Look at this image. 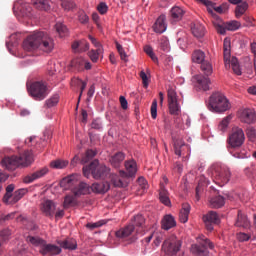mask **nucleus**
<instances>
[{
	"instance_id": "obj_1",
	"label": "nucleus",
	"mask_w": 256,
	"mask_h": 256,
	"mask_svg": "<svg viewBox=\"0 0 256 256\" xmlns=\"http://www.w3.org/2000/svg\"><path fill=\"white\" fill-rule=\"evenodd\" d=\"M22 47L27 52L39 49L45 53H50L54 49V41L47 32L35 31L24 40Z\"/></svg>"
},
{
	"instance_id": "obj_2",
	"label": "nucleus",
	"mask_w": 256,
	"mask_h": 256,
	"mask_svg": "<svg viewBox=\"0 0 256 256\" xmlns=\"http://www.w3.org/2000/svg\"><path fill=\"white\" fill-rule=\"evenodd\" d=\"M33 162V154L31 151H25L24 153L20 154L19 156H7L5 157L2 161L1 164L2 166L9 170V171H13L16 168H24V167H28L29 165H31V163Z\"/></svg>"
},
{
	"instance_id": "obj_3",
	"label": "nucleus",
	"mask_w": 256,
	"mask_h": 256,
	"mask_svg": "<svg viewBox=\"0 0 256 256\" xmlns=\"http://www.w3.org/2000/svg\"><path fill=\"white\" fill-rule=\"evenodd\" d=\"M60 187L65 190L71 189L75 197H80V195H88L91 189L87 183L79 182V176L75 174L62 179L60 182Z\"/></svg>"
},
{
	"instance_id": "obj_4",
	"label": "nucleus",
	"mask_w": 256,
	"mask_h": 256,
	"mask_svg": "<svg viewBox=\"0 0 256 256\" xmlns=\"http://www.w3.org/2000/svg\"><path fill=\"white\" fill-rule=\"evenodd\" d=\"M208 173L213 177L214 182L220 187L227 185L231 180V170H229V167L222 164L212 165L209 168Z\"/></svg>"
},
{
	"instance_id": "obj_5",
	"label": "nucleus",
	"mask_w": 256,
	"mask_h": 256,
	"mask_svg": "<svg viewBox=\"0 0 256 256\" xmlns=\"http://www.w3.org/2000/svg\"><path fill=\"white\" fill-rule=\"evenodd\" d=\"M231 108V104L227 97L220 92L214 93L210 96L208 109L212 112L222 113Z\"/></svg>"
},
{
	"instance_id": "obj_6",
	"label": "nucleus",
	"mask_w": 256,
	"mask_h": 256,
	"mask_svg": "<svg viewBox=\"0 0 256 256\" xmlns=\"http://www.w3.org/2000/svg\"><path fill=\"white\" fill-rule=\"evenodd\" d=\"M84 175L88 178L90 173L95 179H105L110 173V169L105 165H99L98 160L92 161L90 165L84 166L83 168Z\"/></svg>"
},
{
	"instance_id": "obj_7",
	"label": "nucleus",
	"mask_w": 256,
	"mask_h": 256,
	"mask_svg": "<svg viewBox=\"0 0 256 256\" xmlns=\"http://www.w3.org/2000/svg\"><path fill=\"white\" fill-rule=\"evenodd\" d=\"M223 51L225 66L232 67V70L236 75H241V66H239V60H237V58H231V41L227 38L224 39Z\"/></svg>"
},
{
	"instance_id": "obj_8",
	"label": "nucleus",
	"mask_w": 256,
	"mask_h": 256,
	"mask_svg": "<svg viewBox=\"0 0 256 256\" xmlns=\"http://www.w3.org/2000/svg\"><path fill=\"white\" fill-rule=\"evenodd\" d=\"M182 247V241L178 239L175 235L169 236L162 245V251L166 255L174 256L176 255Z\"/></svg>"
},
{
	"instance_id": "obj_9",
	"label": "nucleus",
	"mask_w": 256,
	"mask_h": 256,
	"mask_svg": "<svg viewBox=\"0 0 256 256\" xmlns=\"http://www.w3.org/2000/svg\"><path fill=\"white\" fill-rule=\"evenodd\" d=\"M208 249H214V245L205 236H201L199 238V245L195 244L192 245V253L195 256H208L209 255V250Z\"/></svg>"
},
{
	"instance_id": "obj_10",
	"label": "nucleus",
	"mask_w": 256,
	"mask_h": 256,
	"mask_svg": "<svg viewBox=\"0 0 256 256\" xmlns=\"http://www.w3.org/2000/svg\"><path fill=\"white\" fill-rule=\"evenodd\" d=\"M243 143H245V132L239 127L233 128L228 138V144L232 148H239Z\"/></svg>"
},
{
	"instance_id": "obj_11",
	"label": "nucleus",
	"mask_w": 256,
	"mask_h": 256,
	"mask_svg": "<svg viewBox=\"0 0 256 256\" xmlns=\"http://www.w3.org/2000/svg\"><path fill=\"white\" fill-rule=\"evenodd\" d=\"M28 91L36 101H42L47 97V86L43 82L33 83Z\"/></svg>"
},
{
	"instance_id": "obj_12",
	"label": "nucleus",
	"mask_w": 256,
	"mask_h": 256,
	"mask_svg": "<svg viewBox=\"0 0 256 256\" xmlns=\"http://www.w3.org/2000/svg\"><path fill=\"white\" fill-rule=\"evenodd\" d=\"M168 109L171 115H179L181 113V106L178 102L177 94L174 90H169L168 94Z\"/></svg>"
},
{
	"instance_id": "obj_13",
	"label": "nucleus",
	"mask_w": 256,
	"mask_h": 256,
	"mask_svg": "<svg viewBox=\"0 0 256 256\" xmlns=\"http://www.w3.org/2000/svg\"><path fill=\"white\" fill-rule=\"evenodd\" d=\"M162 180L163 182H160L159 201L166 207H171L169 191L166 189V185H168L169 179L166 176H163Z\"/></svg>"
},
{
	"instance_id": "obj_14",
	"label": "nucleus",
	"mask_w": 256,
	"mask_h": 256,
	"mask_svg": "<svg viewBox=\"0 0 256 256\" xmlns=\"http://www.w3.org/2000/svg\"><path fill=\"white\" fill-rule=\"evenodd\" d=\"M14 11L17 14V16L20 17H32V7L27 2H17L14 5Z\"/></svg>"
},
{
	"instance_id": "obj_15",
	"label": "nucleus",
	"mask_w": 256,
	"mask_h": 256,
	"mask_svg": "<svg viewBox=\"0 0 256 256\" xmlns=\"http://www.w3.org/2000/svg\"><path fill=\"white\" fill-rule=\"evenodd\" d=\"M39 252L43 256H57L61 253V248L54 244H47V242L44 241V244L41 246Z\"/></svg>"
},
{
	"instance_id": "obj_16",
	"label": "nucleus",
	"mask_w": 256,
	"mask_h": 256,
	"mask_svg": "<svg viewBox=\"0 0 256 256\" xmlns=\"http://www.w3.org/2000/svg\"><path fill=\"white\" fill-rule=\"evenodd\" d=\"M125 169L126 172L121 170L119 171V175L123 178L127 177V178H131V177H135L136 173H137V163L135 160H128L125 162Z\"/></svg>"
},
{
	"instance_id": "obj_17",
	"label": "nucleus",
	"mask_w": 256,
	"mask_h": 256,
	"mask_svg": "<svg viewBox=\"0 0 256 256\" xmlns=\"http://www.w3.org/2000/svg\"><path fill=\"white\" fill-rule=\"evenodd\" d=\"M167 27L166 16L161 14L154 22L152 29L156 34H163L166 32Z\"/></svg>"
},
{
	"instance_id": "obj_18",
	"label": "nucleus",
	"mask_w": 256,
	"mask_h": 256,
	"mask_svg": "<svg viewBox=\"0 0 256 256\" xmlns=\"http://www.w3.org/2000/svg\"><path fill=\"white\" fill-rule=\"evenodd\" d=\"M135 232V226L133 224H129L123 228H120L115 232V237L120 240H125L132 236Z\"/></svg>"
},
{
	"instance_id": "obj_19",
	"label": "nucleus",
	"mask_w": 256,
	"mask_h": 256,
	"mask_svg": "<svg viewBox=\"0 0 256 256\" xmlns=\"http://www.w3.org/2000/svg\"><path fill=\"white\" fill-rule=\"evenodd\" d=\"M42 213L49 218H53L56 211V205L52 200H45L41 205Z\"/></svg>"
},
{
	"instance_id": "obj_20",
	"label": "nucleus",
	"mask_w": 256,
	"mask_h": 256,
	"mask_svg": "<svg viewBox=\"0 0 256 256\" xmlns=\"http://www.w3.org/2000/svg\"><path fill=\"white\" fill-rule=\"evenodd\" d=\"M48 172H49V169L47 167H43V168L27 175L23 181H24V183H27V184L33 183L35 180L44 177Z\"/></svg>"
},
{
	"instance_id": "obj_21",
	"label": "nucleus",
	"mask_w": 256,
	"mask_h": 256,
	"mask_svg": "<svg viewBox=\"0 0 256 256\" xmlns=\"http://www.w3.org/2000/svg\"><path fill=\"white\" fill-rule=\"evenodd\" d=\"M240 120L246 124H252L256 121V113L252 109H244L240 113Z\"/></svg>"
},
{
	"instance_id": "obj_22",
	"label": "nucleus",
	"mask_w": 256,
	"mask_h": 256,
	"mask_svg": "<svg viewBox=\"0 0 256 256\" xmlns=\"http://www.w3.org/2000/svg\"><path fill=\"white\" fill-rule=\"evenodd\" d=\"M161 225L163 230L169 231L177 226V222L174 216L168 214L163 217Z\"/></svg>"
},
{
	"instance_id": "obj_23",
	"label": "nucleus",
	"mask_w": 256,
	"mask_h": 256,
	"mask_svg": "<svg viewBox=\"0 0 256 256\" xmlns=\"http://www.w3.org/2000/svg\"><path fill=\"white\" fill-rule=\"evenodd\" d=\"M195 80L197 82V88L203 91L210 90L211 80L208 77H204L202 75L195 76Z\"/></svg>"
},
{
	"instance_id": "obj_24",
	"label": "nucleus",
	"mask_w": 256,
	"mask_h": 256,
	"mask_svg": "<svg viewBox=\"0 0 256 256\" xmlns=\"http://www.w3.org/2000/svg\"><path fill=\"white\" fill-rule=\"evenodd\" d=\"M191 31L196 38H203L205 36V26L200 22H194L191 26Z\"/></svg>"
},
{
	"instance_id": "obj_25",
	"label": "nucleus",
	"mask_w": 256,
	"mask_h": 256,
	"mask_svg": "<svg viewBox=\"0 0 256 256\" xmlns=\"http://www.w3.org/2000/svg\"><path fill=\"white\" fill-rule=\"evenodd\" d=\"M235 226L238 228H244L247 229L250 227L249 219L241 210L238 211V217L235 223Z\"/></svg>"
},
{
	"instance_id": "obj_26",
	"label": "nucleus",
	"mask_w": 256,
	"mask_h": 256,
	"mask_svg": "<svg viewBox=\"0 0 256 256\" xmlns=\"http://www.w3.org/2000/svg\"><path fill=\"white\" fill-rule=\"evenodd\" d=\"M225 205V198L221 195L213 196L209 200V206L212 209H221Z\"/></svg>"
},
{
	"instance_id": "obj_27",
	"label": "nucleus",
	"mask_w": 256,
	"mask_h": 256,
	"mask_svg": "<svg viewBox=\"0 0 256 256\" xmlns=\"http://www.w3.org/2000/svg\"><path fill=\"white\" fill-rule=\"evenodd\" d=\"M190 211H191L190 204L184 203L179 213V220L182 224H186L188 222Z\"/></svg>"
},
{
	"instance_id": "obj_28",
	"label": "nucleus",
	"mask_w": 256,
	"mask_h": 256,
	"mask_svg": "<svg viewBox=\"0 0 256 256\" xmlns=\"http://www.w3.org/2000/svg\"><path fill=\"white\" fill-rule=\"evenodd\" d=\"M109 182H100V183H94L90 187L94 193H107V191L110 189Z\"/></svg>"
},
{
	"instance_id": "obj_29",
	"label": "nucleus",
	"mask_w": 256,
	"mask_h": 256,
	"mask_svg": "<svg viewBox=\"0 0 256 256\" xmlns=\"http://www.w3.org/2000/svg\"><path fill=\"white\" fill-rule=\"evenodd\" d=\"M72 49L75 52H86L89 50V42L86 40L75 41L72 44Z\"/></svg>"
},
{
	"instance_id": "obj_30",
	"label": "nucleus",
	"mask_w": 256,
	"mask_h": 256,
	"mask_svg": "<svg viewBox=\"0 0 256 256\" xmlns=\"http://www.w3.org/2000/svg\"><path fill=\"white\" fill-rule=\"evenodd\" d=\"M249 10V3L247 1L238 4L235 8V16L237 19H240L245 13Z\"/></svg>"
},
{
	"instance_id": "obj_31",
	"label": "nucleus",
	"mask_w": 256,
	"mask_h": 256,
	"mask_svg": "<svg viewBox=\"0 0 256 256\" xmlns=\"http://www.w3.org/2000/svg\"><path fill=\"white\" fill-rule=\"evenodd\" d=\"M204 222H209L213 224H219L220 223V217L217 212L210 211L206 215L203 216Z\"/></svg>"
},
{
	"instance_id": "obj_32",
	"label": "nucleus",
	"mask_w": 256,
	"mask_h": 256,
	"mask_svg": "<svg viewBox=\"0 0 256 256\" xmlns=\"http://www.w3.org/2000/svg\"><path fill=\"white\" fill-rule=\"evenodd\" d=\"M125 159V154L123 152H117L110 158V164L114 166V168L120 167L121 163Z\"/></svg>"
},
{
	"instance_id": "obj_33",
	"label": "nucleus",
	"mask_w": 256,
	"mask_h": 256,
	"mask_svg": "<svg viewBox=\"0 0 256 256\" xmlns=\"http://www.w3.org/2000/svg\"><path fill=\"white\" fill-rule=\"evenodd\" d=\"M59 244L65 250H76L77 248V241L72 238L60 241Z\"/></svg>"
},
{
	"instance_id": "obj_34",
	"label": "nucleus",
	"mask_w": 256,
	"mask_h": 256,
	"mask_svg": "<svg viewBox=\"0 0 256 256\" xmlns=\"http://www.w3.org/2000/svg\"><path fill=\"white\" fill-rule=\"evenodd\" d=\"M134 226L137 227L136 234H141L143 232V226L145 224V218L143 215H136L134 216L133 220Z\"/></svg>"
},
{
	"instance_id": "obj_35",
	"label": "nucleus",
	"mask_w": 256,
	"mask_h": 256,
	"mask_svg": "<svg viewBox=\"0 0 256 256\" xmlns=\"http://www.w3.org/2000/svg\"><path fill=\"white\" fill-rule=\"evenodd\" d=\"M26 242L35 246V247H40V249H41L42 245L45 243V240L38 237V236L28 235L26 237Z\"/></svg>"
},
{
	"instance_id": "obj_36",
	"label": "nucleus",
	"mask_w": 256,
	"mask_h": 256,
	"mask_svg": "<svg viewBox=\"0 0 256 256\" xmlns=\"http://www.w3.org/2000/svg\"><path fill=\"white\" fill-rule=\"evenodd\" d=\"M206 58L205 52L202 50H194L192 53V62L197 64H202Z\"/></svg>"
},
{
	"instance_id": "obj_37",
	"label": "nucleus",
	"mask_w": 256,
	"mask_h": 256,
	"mask_svg": "<svg viewBox=\"0 0 256 256\" xmlns=\"http://www.w3.org/2000/svg\"><path fill=\"white\" fill-rule=\"evenodd\" d=\"M170 15L172 19L179 21L184 16V10L179 6L172 7L170 10Z\"/></svg>"
},
{
	"instance_id": "obj_38",
	"label": "nucleus",
	"mask_w": 256,
	"mask_h": 256,
	"mask_svg": "<svg viewBox=\"0 0 256 256\" xmlns=\"http://www.w3.org/2000/svg\"><path fill=\"white\" fill-rule=\"evenodd\" d=\"M196 2L205 5L207 8H214V11L219 13V14H223L224 13L223 6L215 7L216 3H214L211 0H196Z\"/></svg>"
},
{
	"instance_id": "obj_39",
	"label": "nucleus",
	"mask_w": 256,
	"mask_h": 256,
	"mask_svg": "<svg viewBox=\"0 0 256 256\" xmlns=\"http://www.w3.org/2000/svg\"><path fill=\"white\" fill-rule=\"evenodd\" d=\"M125 178H128V177H125ZM125 178L122 176L112 174L111 176L112 185H114V187H127V182L124 180Z\"/></svg>"
},
{
	"instance_id": "obj_40",
	"label": "nucleus",
	"mask_w": 256,
	"mask_h": 256,
	"mask_svg": "<svg viewBox=\"0 0 256 256\" xmlns=\"http://www.w3.org/2000/svg\"><path fill=\"white\" fill-rule=\"evenodd\" d=\"M32 3L38 10H41V11L50 10V5L48 0H32Z\"/></svg>"
},
{
	"instance_id": "obj_41",
	"label": "nucleus",
	"mask_w": 256,
	"mask_h": 256,
	"mask_svg": "<svg viewBox=\"0 0 256 256\" xmlns=\"http://www.w3.org/2000/svg\"><path fill=\"white\" fill-rule=\"evenodd\" d=\"M27 192L28 190L25 188L15 191L12 195V200H9V203H11L12 205L14 203H18V201H20V199H22V197H24V195H26Z\"/></svg>"
},
{
	"instance_id": "obj_42",
	"label": "nucleus",
	"mask_w": 256,
	"mask_h": 256,
	"mask_svg": "<svg viewBox=\"0 0 256 256\" xmlns=\"http://www.w3.org/2000/svg\"><path fill=\"white\" fill-rule=\"evenodd\" d=\"M184 148H188V146L182 140L174 142V152L178 157L183 155Z\"/></svg>"
},
{
	"instance_id": "obj_43",
	"label": "nucleus",
	"mask_w": 256,
	"mask_h": 256,
	"mask_svg": "<svg viewBox=\"0 0 256 256\" xmlns=\"http://www.w3.org/2000/svg\"><path fill=\"white\" fill-rule=\"evenodd\" d=\"M55 29L60 38L66 37L69 34L67 26L62 22H57Z\"/></svg>"
},
{
	"instance_id": "obj_44",
	"label": "nucleus",
	"mask_w": 256,
	"mask_h": 256,
	"mask_svg": "<svg viewBox=\"0 0 256 256\" xmlns=\"http://www.w3.org/2000/svg\"><path fill=\"white\" fill-rule=\"evenodd\" d=\"M201 71L206 75V76H211L213 73V66L211 62H208V60H205L201 64Z\"/></svg>"
},
{
	"instance_id": "obj_45",
	"label": "nucleus",
	"mask_w": 256,
	"mask_h": 256,
	"mask_svg": "<svg viewBox=\"0 0 256 256\" xmlns=\"http://www.w3.org/2000/svg\"><path fill=\"white\" fill-rule=\"evenodd\" d=\"M61 6L65 11H73L77 4L73 0H61Z\"/></svg>"
},
{
	"instance_id": "obj_46",
	"label": "nucleus",
	"mask_w": 256,
	"mask_h": 256,
	"mask_svg": "<svg viewBox=\"0 0 256 256\" xmlns=\"http://www.w3.org/2000/svg\"><path fill=\"white\" fill-rule=\"evenodd\" d=\"M103 53V48H96V50H90L88 56H90V60L96 63L99 59V55Z\"/></svg>"
},
{
	"instance_id": "obj_47",
	"label": "nucleus",
	"mask_w": 256,
	"mask_h": 256,
	"mask_svg": "<svg viewBox=\"0 0 256 256\" xmlns=\"http://www.w3.org/2000/svg\"><path fill=\"white\" fill-rule=\"evenodd\" d=\"M68 164H69V162L67 160L58 159V160L52 161L50 165L52 168H55V169H63Z\"/></svg>"
},
{
	"instance_id": "obj_48",
	"label": "nucleus",
	"mask_w": 256,
	"mask_h": 256,
	"mask_svg": "<svg viewBox=\"0 0 256 256\" xmlns=\"http://www.w3.org/2000/svg\"><path fill=\"white\" fill-rule=\"evenodd\" d=\"M76 205V198L73 195H67L64 200V208L69 209Z\"/></svg>"
},
{
	"instance_id": "obj_49",
	"label": "nucleus",
	"mask_w": 256,
	"mask_h": 256,
	"mask_svg": "<svg viewBox=\"0 0 256 256\" xmlns=\"http://www.w3.org/2000/svg\"><path fill=\"white\" fill-rule=\"evenodd\" d=\"M14 189H15V186L13 184H10L6 187V194L3 197L4 203H9L10 202V199L13 195L12 193H13Z\"/></svg>"
},
{
	"instance_id": "obj_50",
	"label": "nucleus",
	"mask_w": 256,
	"mask_h": 256,
	"mask_svg": "<svg viewBox=\"0 0 256 256\" xmlns=\"http://www.w3.org/2000/svg\"><path fill=\"white\" fill-rule=\"evenodd\" d=\"M97 152L94 150H88L85 156L82 158L81 163L86 164L96 156Z\"/></svg>"
},
{
	"instance_id": "obj_51",
	"label": "nucleus",
	"mask_w": 256,
	"mask_h": 256,
	"mask_svg": "<svg viewBox=\"0 0 256 256\" xmlns=\"http://www.w3.org/2000/svg\"><path fill=\"white\" fill-rule=\"evenodd\" d=\"M160 49L164 52L170 51V42L166 37L160 39Z\"/></svg>"
},
{
	"instance_id": "obj_52",
	"label": "nucleus",
	"mask_w": 256,
	"mask_h": 256,
	"mask_svg": "<svg viewBox=\"0 0 256 256\" xmlns=\"http://www.w3.org/2000/svg\"><path fill=\"white\" fill-rule=\"evenodd\" d=\"M232 117L231 116H227L226 118H224L219 126L218 129L222 132H225V130H227V127L229 126V122H231Z\"/></svg>"
},
{
	"instance_id": "obj_53",
	"label": "nucleus",
	"mask_w": 256,
	"mask_h": 256,
	"mask_svg": "<svg viewBox=\"0 0 256 256\" xmlns=\"http://www.w3.org/2000/svg\"><path fill=\"white\" fill-rule=\"evenodd\" d=\"M78 19L81 24H87L89 22V16L85 13L83 9L78 11Z\"/></svg>"
},
{
	"instance_id": "obj_54",
	"label": "nucleus",
	"mask_w": 256,
	"mask_h": 256,
	"mask_svg": "<svg viewBox=\"0 0 256 256\" xmlns=\"http://www.w3.org/2000/svg\"><path fill=\"white\" fill-rule=\"evenodd\" d=\"M241 27V23L239 21H231L226 23V30L228 31H236Z\"/></svg>"
},
{
	"instance_id": "obj_55",
	"label": "nucleus",
	"mask_w": 256,
	"mask_h": 256,
	"mask_svg": "<svg viewBox=\"0 0 256 256\" xmlns=\"http://www.w3.org/2000/svg\"><path fill=\"white\" fill-rule=\"evenodd\" d=\"M103 225H105V222L102 221H98V222H90L86 225V227L90 230L93 231L95 229L101 228Z\"/></svg>"
},
{
	"instance_id": "obj_56",
	"label": "nucleus",
	"mask_w": 256,
	"mask_h": 256,
	"mask_svg": "<svg viewBox=\"0 0 256 256\" xmlns=\"http://www.w3.org/2000/svg\"><path fill=\"white\" fill-rule=\"evenodd\" d=\"M58 102H59V95L56 94L46 101V106L48 108H52V107L56 106L58 104Z\"/></svg>"
},
{
	"instance_id": "obj_57",
	"label": "nucleus",
	"mask_w": 256,
	"mask_h": 256,
	"mask_svg": "<svg viewBox=\"0 0 256 256\" xmlns=\"http://www.w3.org/2000/svg\"><path fill=\"white\" fill-rule=\"evenodd\" d=\"M85 61L83 60V58H76L73 62H72V66L77 68L78 70L83 69L84 65H85Z\"/></svg>"
},
{
	"instance_id": "obj_58",
	"label": "nucleus",
	"mask_w": 256,
	"mask_h": 256,
	"mask_svg": "<svg viewBox=\"0 0 256 256\" xmlns=\"http://www.w3.org/2000/svg\"><path fill=\"white\" fill-rule=\"evenodd\" d=\"M139 76L142 80L143 87L148 88L150 80H149L146 72H144V70H141V72L139 73Z\"/></svg>"
},
{
	"instance_id": "obj_59",
	"label": "nucleus",
	"mask_w": 256,
	"mask_h": 256,
	"mask_svg": "<svg viewBox=\"0 0 256 256\" xmlns=\"http://www.w3.org/2000/svg\"><path fill=\"white\" fill-rule=\"evenodd\" d=\"M157 108H158V103L156 100H154L151 104V108H150V112H151V117L152 119H156L157 118Z\"/></svg>"
},
{
	"instance_id": "obj_60",
	"label": "nucleus",
	"mask_w": 256,
	"mask_h": 256,
	"mask_svg": "<svg viewBox=\"0 0 256 256\" xmlns=\"http://www.w3.org/2000/svg\"><path fill=\"white\" fill-rule=\"evenodd\" d=\"M137 182L142 191H146L148 189V182L144 177L138 178Z\"/></svg>"
},
{
	"instance_id": "obj_61",
	"label": "nucleus",
	"mask_w": 256,
	"mask_h": 256,
	"mask_svg": "<svg viewBox=\"0 0 256 256\" xmlns=\"http://www.w3.org/2000/svg\"><path fill=\"white\" fill-rule=\"evenodd\" d=\"M98 13H100L101 15H105L108 12V5L105 2H100V4H98Z\"/></svg>"
},
{
	"instance_id": "obj_62",
	"label": "nucleus",
	"mask_w": 256,
	"mask_h": 256,
	"mask_svg": "<svg viewBox=\"0 0 256 256\" xmlns=\"http://www.w3.org/2000/svg\"><path fill=\"white\" fill-rule=\"evenodd\" d=\"M237 239L240 242H247V241H249L250 236L247 233L240 232L237 234Z\"/></svg>"
},
{
	"instance_id": "obj_63",
	"label": "nucleus",
	"mask_w": 256,
	"mask_h": 256,
	"mask_svg": "<svg viewBox=\"0 0 256 256\" xmlns=\"http://www.w3.org/2000/svg\"><path fill=\"white\" fill-rule=\"evenodd\" d=\"M11 236V232L9 229H4L0 232V238L3 241H6Z\"/></svg>"
},
{
	"instance_id": "obj_64",
	"label": "nucleus",
	"mask_w": 256,
	"mask_h": 256,
	"mask_svg": "<svg viewBox=\"0 0 256 256\" xmlns=\"http://www.w3.org/2000/svg\"><path fill=\"white\" fill-rule=\"evenodd\" d=\"M92 128L96 130L102 129V122L99 119L92 121Z\"/></svg>"
}]
</instances>
